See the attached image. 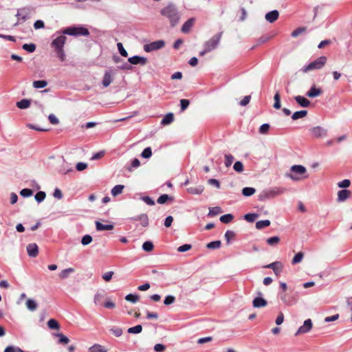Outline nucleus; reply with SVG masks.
<instances>
[{"label":"nucleus","instance_id":"nucleus-57","mask_svg":"<svg viewBox=\"0 0 352 352\" xmlns=\"http://www.w3.org/2000/svg\"><path fill=\"white\" fill-rule=\"evenodd\" d=\"M270 126L269 124H263L259 128V133L261 134H267L270 130Z\"/></svg>","mask_w":352,"mask_h":352},{"label":"nucleus","instance_id":"nucleus-64","mask_svg":"<svg viewBox=\"0 0 352 352\" xmlns=\"http://www.w3.org/2000/svg\"><path fill=\"white\" fill-rule=\"evenodd\" d=\"M235 236V234L233 231L228 230L225 234V238L227 241V243H229L230 241L234 238Z\"/></svg>","mask_w":352,"mask_h":352},{"label":"nucleus","instance_id":"nucleus-18","mask_svg":"<svg viewBox=\"0 0 352 352\" xmlns=\"http://www.w3.org/2000/svg\"><path fill=\"white\" fill-rule=\"evenodd\" d=\"M279 16V13L277 10H273L270 12H267L265 14V19L270 23H274L276 21Z\"/></svg>","mask_w":352,"mask_h":352},{"label":"nucleus","instance_id":"nucleus-41","mask_svg":"<svg viewBox=\"0 0 352 352\" xmlns=\"http://www.w3.org/2000/svg\"><path fill=\"white\" fill-rule=\"evenodd\" d=\"M142 331V327L140 324H138L135 327H130L128 329L127 332L129 333H140Z\"/></svg>","mask_w":352,"mask_h":352},{"label":"nucleus","instance_id":"nucleus-62","mask_svg":"<svg viewBox=\"0 0 352 352\" xmlns=\"http://www.w3.org/2000/svg\"><path fill=\"white\" fill-rule=\"evenodd\" d=\"M113 272L112 271H109V272H107L106 273H104L103 275H102V278L104 280H105L106 282H109L111 280L112 278V276L113 275Z\"/></svg>","mask_w":352,"mask_h":352},{"label":"nucleus","instance_id":"nucleus-14","mask_svg":"<svg viewBox=\"0 0 352 352\" xmlns=\"http://www.w3.org/2000/svg\"><path fill=\"white\" fill-rule=\"evenodd\" d=\"M322 94V90L321 88L316 87V85H313L306 93V96L309 98H316L320 96Z\"/></svg>","mask_w":352,"mask_h":352},{"label":"nucleus","instance_id":"nucleus-40","mask_svg":"<svg viewBox=\"0 0 352 352\" xmlns=\"http://www.w3.org/2000/svg\"><path fill=\"white\" fill-rule=\"evenodd\" d=\"M56 336L59 338V340H58L59 344H67L69 342V339L61 333L56 334Z\"/></svg>","mask_w":352,"mask_h":352},{"label":"nucleus","instance_id":"nucleus-53","mask_svg":"<svg viewBox=\"0 0 352 352\" xmlns=\"http://www.w3.org/2000/svg\"><path fill=\"white\" fill-rule=\"evenodd\" d=\"M45 192H43V191H39L38 192L36 195H35V199L38 201V202H41L43 201L45 198Z\"/></svg>","mask_w":352,"mask_h":352},{"label":"nucleus","instance_id":"nucleus-37","mask_svg":"<svg viewBox=\"0 0 352 352\" xmlns=\"http://www.w3.org/2000/svg\"><path fill=\"white\" fill-rule=\"evenodd\" d=\"M306 30H307V28L306 27H300V28H298L296 30H294L292 32L291 35H292V37L296 38V37L298 36L300 34L305 32Z\"/></svg>","mask_w":352,"mask_h":352},{"label":"nucleus","instance_id":"nucleus-51","mask_svg":"<svg viewBox=\"0 0 352 352\" xmlns=\"http://www.w3.org/2000/svg\"><path fill=\"white\" fill-rule=\"evenodd\" d=\"M234 160V157L230 154L225 155V165L226 167L231 166Z\"/></svg>","mask_w":352,"mask_h":352},{"label":"nucleus","instance_id":"nucleus-52","mask_svg":"<svg viewBox=\"0 0 352 352\" xmlns=\"http://www.w3.org/2000/svg\"><path fill=\"white\" fill-rule=\"evenodd\" d=\"M234 170L237 173H241L243 170V164L242 162H236L233 166Z\"/></svg>","mask_w":352,"mask_h":352},{"label":"nucleus","instance_id":"nucleus-5","mask_svg":"<svg viewBox=\"0 0 352 352\" xmlns=\"http://www.w3.org/2000/svg\"><path fill=\"white\" fill-rule=\"evenodd\" d=\"M285 191V189L284 188L274 187L271 189L262 191L258 197L261 201H265L278 196L283 194Z\"/></svg>","mask_w":352,"mask_h":352},{"label":"nucleus","instance_id":"nucleus-42","mask_svg":"<svg viewBox=\"0 0 352 352\" xmlns=\"http://www.w3.org/2000/svg\"><path fill=\"white\" fill-rule=\"evenodd\" d=\"M234 219V216L231 214H226L220 217V221L223 223H228Z\"/></svg>","mask_w":352,"mask_h":352},{"label":"nucleus","instance_id":"nucleus-7","mask_svg":"<svg viewBox=\"0 0 352 352\" xmlns=\"http://www.w3.org/2000/svg\"><path fill=\"white\" fill-rule=\"evenodd\" d=\"M165 45V43L162 40L156 41L152 42L149 44H146L144 45V50L146 52H150L151 51L157 50L162 48Z\"/></svg>","mask_w":352,"mask_h":352},{"label":"nucleus","instance_id":"nucleus-30","mask_svg":"<svg viewBox=\"0 0 352 352\" xmlns=\"http://www.w3.org/2000/svg\"><path fill=\"white\" fill-rule=\"evenodd\" d=\"M124 188V186L123 185H116L111 190V194L113 197H116L118 195H120L123 189Z\"/></svg>","mask_w":352,"mask_h":352},{"label":"nucleus","instance_id":"nucleus-20","mask_svg":"<svg viewBox=\"0 0 352 352\" xmlns=\"http://www.w3.org/2000/svg\"><path fill=\"white\" fill-rule=\"evenodd\" d=\"M204 186L202 185L190 186L187 188V191L192 195H200L203 192Z\"/></svg>","mask_w":352,"mask_h":352},{"label":"nucleus","instance_id":"nucleus-34","mask_svg":"<svg viewBox=\"0 0 352 352\" xmlns=\"http://www.w3.org/2000/svg\"><path fill=\"white\" fill-rule=\"evenodd\" d=\"M142 249L147 252H151L154 249L153 243L150 241H146L142 245Z\"/></svg>","mask_w":352,"mask_h":352},{"label":"nucleus","instance_id":"nucleus-55","mask_svg":"<svg viewBox=\"0 0 352 352\" xmlns=\"http://www.w3.org/2000/svg\"><path fill=\"white\" fill-rule=\"evenodd\" d=\"M338 186L341 188H348L351 185V181L349 179H344L338 183Z\"/></svg>","mask_w":352,"mask_h":352},{"label":"nucleus","instance_id":"nucleus-2","mask_svg":"<svg viewBox=\"0 0 352 352\" xmlns=\"http://www.w3.org/2000/svg\"><path fill=\"white\" fill-rule=\"evenodd\" d=\"M66 40L67 37L65 36L60 35L54 40H53L51 44L57 56L62 62L64 61L66 58V56L63 50V47L65 44Z\"/></svg>","mask_w":352,"mask_h":352},{"label":"nucleus","instance_id":"nucleus-33","mask_svg":"<svg viewBox=\"0 0 352 352\" xmlns=\"http://www.w3.org/2000/svg\"><path fill=\"white\" fill-rule=\"evenodd\" d=\"M274 108L276 109H279L280 108V96L278 91H276L274 96Z\"/></svg>","mask_w":352,"mask_h":352},{"label":"nucleus","instance_id":"nucleus-21","mask_svg":"<svg viewBox=\"0 0 352 352\" xmlns=\"http://www.w3.org/2000/svg\"><path fill=\"white\" fill-rule=\"evenodd\" d=\"M267 301L261 297H256L253 300L252 305L255 308L263 307L267 305Z\"/></svg>","mask_w":352,"mask_h":352},{"label":"nucleus","instance_id":"nucleus-63","mask_svg":"<svg viewBox=\"0 0 352 352\" xmlns=\"http://www.w3.org/2000/svg\"><path fill=\"white\" fill-rule=\"evenodd\" d=\"M190 102L187 99H182L180 100V104H181V110L184 111L186 110L188 107L189 106Z\"/></svg>","mask_w":352,"mask_h":352},{"label":"nucleus","instance_id":"nucleus-11","mask_svg":"<svg viewBox=\"0 0 352 352\" xmlns=\"http://www.w3.org/2000/svg\"><path fill=\"white\" fill-rule=\"evenodd\" d=\"M312 328V322L311 319H307L302 326L300 327L296 335L302 334L309 332Z\"/></svg>","mask_w":352,"mask_h":352},{"label":"nucleus","instance_id":"nucleus-1","mask_svg":"<svg viewBox=\"0 0 352 352\" xmlns=\"http://www.w3.org/2000/svg\"><path fill=\"white\" fill-rule=\"evenodd\" d=\"M160 13L162 16H165L169 20L172 27L175 26L179 21V13L175 6L173 3H170L162 8L160 11Z\"/></svg>","mask_w":352,"mask_h":352},{"label":"nucleus","instance_id":"nucleus-22","mask_svg":"<svg viewBox=\"0 0 352 352\" xmlns=\"http://www.w3.org/2000/svg\"><path fill=\"white\" fill-rule=\"evenodd\" d=\"M133 221H140L141 224L144 227H146L148 225V218L145 214H142L139 216L132 218Z\"/></svg>","mask_w":352,"mask_h":352},{"label":"nucleus","instance_id":"nucleus-3","mask_svg":"<svg viewBox=\"0 0 352 352\" xmlns=\"http://www.w3.org/2000/svg\"><path fill=\"white\" fill-rule=\"evenodd\" d=\"M327 58L326 56H322L316 58L315 60L309 63L301 69L304 73H308L313 70L322 69L326 64Z\"/></svg>","mask_w":352,"mask_h":352},{"label":"nucleus","instance_id":"nucleus-46","mask_svg":"<svg viewBox=\"0 0 352 352\" xmlns=\"http://www.w3.org/2000/svg\"><path fill=\"white\" fill-rule=\"evenodd\" d=\"M22 48L28 52H34L36 50V45L34 44V43H30V44H23V46H22Z\"/></svg>","mask_w":352,"mask_h":352},{"label":"nucleus","instance_id":"nucleus-45","mask_svg":"<svg viewBox=\"0 0 352 352\" xmlns=\"http://www.w3.org/2000/svg\"><path fill=\"white\" fill-rule=\"evenodd\" d=\"M104 295L103 292H98L94 296V302L96 305H99L102 301Z\"/></svg>","mask_w":352,"mask_h":352},{"label":"nucleus","instance_id":"nucleus-28","mask_svg":"<svg viewBox=\"0 0 352 352\" xmlns=\"http://www.w3.org/2000/svg\"><path fill=\"white\" fill-rule=\"evenodd\" d=\"M75 270L72 267H69V268H67L65 270H62L60 274H59V277L61 279H65V278H67L69 275L72 273V272H74Z\"/></svg>","mask_w":352,"mask_h":352},{"label":"nucleus","instance_id":"nucleus-39","mask_svg":"<svg viewBox=\"0 0 352 352\" xmlns=\"http://www.w3.org/2000/svg\"><path fill=\"white\" fill-rule=\"evenodd\" d=\"M125 299H126V300H127L129 302L135 303L138 301H139L140 296L136 294H129L125 296Z\"/></svg>","mask_w":352,"mask_h":352},{"label":"nucleus","instance_id":"nucleus-32","mask_svg":"<svg viewBox=\"0 0 352 352\" xmlns=\"http://www.w3.org/2000/svg\"><path fill=\"white\" fill-rule=\"evenodd\" d=\"M256 192V189L252 187H245L242 189V194L245 197H250L254 195Z\"/></svg>","mask_w":352,"mask_h":352},{"label":"nucleus","instance_id":"nucleus-6","mask_svg":"<svg viewBox=\"0 0 352 352\" xmlns=\"http://www.w3.org/2000/svg\"><path fill=\"white\" fill-rule=\"evenodd\" d=\"M63 34L72 35V36H88L89 34V30L83 27H70L63 30Z\"/></svg>","mask_w":352,"mask_h":352},{"label":"nucleus","instance_id":"nucleus-48","mask_svg":"<svg viewBox=\"0 0 352 352\" xmlns=\"http://www.w3.org/2000/svg\"><path fill=\"white\" fill-rule=\"evenodd\" d=\"M258 217L256 213H248L244 216V219L248 222H254Z\"/></svg>","mask_w":352,"mask_h":352},{"label":"nucleus","instance_id":"nucleus-10","mask_svg":"<svg viewBox=\"0 0 352 352\" xmlns=\"http://www.w3.org/2000/svg\"><path fill=\"white\" fill-rule=\"evenodd\" d=\"M311 135L316 138L324 137L327 135V130L321 126L313 127L310 129Z\"/></svg>","mask_w":352,"mask_h":352},{"label":"nucleus","instance_id":"nucleus-16","mask_svg":"<svg viewBox=\"0 0 352 352\" xmlns=\"http://www.w3.org/2000/svg\"><path fill=\"white\" fill-rule=\"evenodd\" d=\"M27 252L30 256L36 257L38 253V248L36 243H30L27 246Z\"/></svg>","mask_w":352,"mask_h":352},{"label":"nucleus","instance_id":"nucleus-35","mask_svg":"<svg viewBox=\"0 0 352 352\" xmlns=\"http://www.w3.org/2000/svg\"><path fill=\"white\" fill-rule=\"evenodd\" d=\"M27 308L30 311H34L37 308V303L32 299H28L25 302Z\"/></svg>","mask_w":352,"mask_h":352},{"label":"nucleus","instance_id":"nucleus-44","mask_svg":"<svg viewBox=\"0 0 352 352\" xmlns=\"http://www.w3.org/2000/svg\"><path fill=\"white\" fill-rule=\"evenodd\" d=\"M173 198L170 196H168L166 194L162 195L160 196L157 200V203L160 204H165L168 200H172Z\"/></svg>","mask_w":352,"mask_h":352},{"label":"nucleus","instance_id":"nucleus-17","mask_svg":"<svg viewBox=\"0 0 352 352\" xmlns=\"http://www.w3.org/2000/svg\"><path fill=\"white\" fill-rule=\"evenodd\" d=\"M294 99L296 102L302 107H308L311 104L308 99L301 96H296L294 97Z\"/></svg>","mask_w":352,"mask_h":352},{"label":"nucleus","instance_id":"nucleus-24","mask_svg":"<svg viewBox=\"0 0 352 352\" xmlns=\"http://www.w3.org/2000/svg\"><path fill=\"white\" fill-rule=\"evenodd\" d=\"M113 81L112 75L110 72H106L104 74L102 85L104 87H108Z\"/></svg>","mask_w":352,"mask_h":352},{"label":"nucleus","instance_id":"nucleus-56","mask_svg":"<svg viewBox=\"0 0 352 352\" xmlns=\"http://www.w3.org/2000/svg\"><path fill=\"white\" fill-rule=\"evenodd\" d=\"M117 46H118V51H119L120 54L122 56H124V57H127L128 56V52L124 48L122 44L121 43H118Z\"/></svg>","mask_w":352,"mask_h":352},{"label":"nucleus","instance_id":"nucleus-26","mask_svg":"<svg viewBox=\"0 0 352 352\" xmlns=\"http://www.w3.org/2000/svg\"><path fill=\"white\" fill-rule=\"evenodd\" d=\"M89 352H107V350L102 345L95 344L89 349Z\"/></svg>","mask_w":352,"mask_h":352},{"label":"nucleus","instance_id":"nucleus-19","mask_svg":"<svg viewBox=\"0 0 352 352\" xmlns=\"http://www.w3.org/2000/svg\"><path fill=\"white\" fill-rule=\"evenodd\" d=\"M291 172L296 175H302L307 172L305 166L302 165H294L291 167Z\"/></svg>","mask_w":352,"mask_h":352},{"label":"nucleus","instance_id":"nucleus-15","mask_svg":"<svg viewBox=\"0 0 352 352\" xmlns=\"http://www.w3.org/2000/svg\"><path fill=\"white\" fill-rule=\"evenodd\" d=\"M195 21V19L194 18H190L188 20H187L183 24L181 31L185 34L188 33L190 31L192 27L193 26Z\"/></svg>","mask_w":352,"mask_h":352},{"label":"nucleus","instance_id":"nucleus-60","mask_svg":"<svg viewBox=\"0 0 352 352\" xmlns=\"http://www.w3.org/2000/svg\"><path fill=\"white\" fill-rule=\"evenodd\" d=\"M20 195L24 197H28L32 195V190L29 188H24L21 190Z\"/></svg>","mask_w":352,"mask_h":352},{"label":"nucleus","instance_id":"nucleus-8","mask_svg":"<svg viewBox=\"0 0 352 352\" xmlns=\"http://www.w3.org/2000/svg\"><path fill=\"white\" fill-rule=\"evenodd\" d=\"M280 298L286 305H292L297 302V298L294 296H291L287 293H280Z\"/></svg>","mask_w":352,"mask_h":352},{"label":"nucleus","instance_id":"nucleus-54","mask_svg":"<svg viewBox=\"0 0 352 352\" xmlns=\"http://www.w3.org/2000/svg\"><path fill=\"white\" fill-rule=\"evenodd\" d=\"M152 155V151L151 147H146L142 152V157L144 158H149Z\"/></svg>","mask_w":352,"mask_h":352},{"label":"nucleus","instance_id":"nucleus-4","mask_svg":"<svg viewBox=\"0 0 352 352\" xmlns=\"http://www.w3.org/2000/svg\"><path fill=\"white\" fill-rule=\"evenodd\" d=\"M221 36H222V32L218 33V34L214 35L207 42H206L205 45H204L205 49L204 51H202L199 53V55L204 56L206 53L210 52L212 50H214L217 47L218 44L219 43Z\"/></svg>","mask_w":352,"mask_h":352},{"label":"nucleus","instance_id":"nucleus-12","mask_svg":"<svg viewBox=\"0 0 352 352\" xmlns=\"http://www.w3.org/2000/svg\"><path fill=\"white\" fill-rule=\"evenodd\" d=\"M128 61L132 65H145L148 60L147 58L142 56H134L128 59Z\"/></svg>","mask_w":352,"mask_h":352},{"label":"nucleus","instance_id":"nucleus-59","mask_svg":"<svg viewBox=\"0 0 352 352\" xmlns=\"http://www.w3.org/2000/svg\"><path fill=\"white\" fill-rule=\"evenodd\" d=\"M175 301V298L173 296H167L164 300V305H170L171 304H173L174 302Z\"/></svg>","mask_w":352,"mask_h":352},{"label":"nucleus","instance_id":"nucleus-13","mask_svg":"<svg viewBox=\"0 0 352 352\" xmlns=\"http://www.w3.org/2000/svg\"><path fill=\"white\" fill-rule=\"evenodd\" d=\"M351 195V192L349 190L343 189L338 192V202H344L348 199Z\"/></svg>","mask_w":352,"mask_h":352},{"label":"nucleus","instance_id":"nucleus-43","mask_svg":"<svg viewBox=\"0 0 352 352\" xmlns=\"http://www.w3.org/2000/svg\"><path fill=\"white\" fill-rule=\"evenodd\" d=\"M304 257V253L302 252H300L297 253L294 257L292 259V264H296L302 261V258Z\"/></svg>","mask_w":352,"mask_h":352},{"label":"nucleus","instance_id":"nucleus-9","mask_svg":"<svg viewBox=\"0 0 352 352\" xmlns=\"http://www.w3.org/2000/svg\"><path fill=\"white\" fill-rule=\"evenodd\" d=\"M264 267L272 269L276 276H279L283 267V265L280 261H275L265 265Z\"/></svg>","mask_w":352,"mask_h":352},{"label":"nucleus","instance_id":"nucleus-23","mask_svg":"<svg viewBox=\"0 0 352 352\" xmlns=\"http://www.w3.org/2000/svg\"><path fill=\"white\" fill-rule=\"evenodd\" d=\"M96 228L98 231L102 230H111L113 229L114 226L112 224L104 225L100 221H96Z\"/></svg>","mask_w":352,"mask_h":352},{"label":"nucleus","instance_id":"nucleus-27","mask_svg":"<svg viewBox=\"0 0 352 352\" xmlns=\"http://www.w3.org/2000/svg\"><path fill=\"white\" fill-rule=\"evenodd\" d=\"M270 221L267 219L258 221L256 223V228L258 230H261L266 227H268L270 225Z\"/></svg>","mask_w":352,"mask_h":352},{"label":"nucleus","instance_id":"nucleus-29","mask_svg":"<svg viewBox=\"0 0 352 352\" xmlns=\"http://www.w3.org/2000/svg\"><path fill=\"white\" fill-rule=\"evenodd\" d=\"M30 106V101L28 99H23L16 102V107L19 109H27Z\"/></svg>","mask_w":352,"mask_h":352},{"label":"nucleus","instance_id":"nucleus-36","mask_svg":"<svg viewBox=\"0 0 352 352\" xmlns=\"http://www.w3.org/2000/svg\"><path fill=\"white\" fill-rule=\"evenodd\" d=\"M222 212L221 208L219 206H215L212 208H210L208 216L214 217L219 214H220Z\"/></svg>","mask_w":352,"mask_h":352},{"label":"nucleus","instance_id":"nucleus-38","mask_svg":"<svg viewBox=\"0 0 352 352\" xmlns=\"http://www.w3.org/2000/svg\"><path fill=\"white\" fill-rule=\"evenodd\" d=\"M47 326L51 329H59L60 325L55 319H50L47 322Z\"/></svg>","mask_w":352,"mask_h":352},{"label":"nucleus","instance_id":"nucleus-58","mask_svg":"<svg viewBox=\"0 0 352 352\" xmlns=\"http://www.w3.org/2000/svg\"><path fill=\"white\" fill-rule=\"evenodd\" d=\"M91 241H92V237L89 234L85 235L82 238V240H81V243L83 245H87L89 244Z\"/></svg>","mask_w":352,"mask_h":352},{"label":"nucleus","instance_id":"nucleus-50","mask_svg":"<svg viewBox=\"0 0 352 352\" xmlns=\"http://www.w3.org/2000/svg\"><path fill=\"white\" fill-rule=\"evenodd\" d=\"M280 242V238L278 236H272L267 239V243L270 245H275Z\"/></svg>","mask_w":352,"mask_h":352},{"label":"nucleus","instance_id":"nucleus-47","mask_svg":"<svg viewBox=\"0 0 352 352\" xmlns=\"http://www.w3.org/2000/svg\"><path fill=\"white\" fill-rule=\"evenodd\" d=\"M47 85V82L45 80H35L33 82V87L37 89L45 87Z\"/></svg>","mask_w":352,"mask_h":352},{"label":"nucleus","instance_id":"nucleus-25","mask_svg":"<svg viewBox=\"0 0 352 352\" xmlns=\"http://www.w3.org/2000/svg\"><path fill=\"white\" fill-rule=\"evenodd\" d=\"M174 120V114L173 113H167L161 121V124L168 125L172 123Z\"/></svg>","mask_w":352,"mask_h":352},{"label":"nucleus","instance_id":"nucleus-31","mask_svg":"<svg viewBox=\"0 0 352 352\" xmlns=\"http://www.w3.org/2000/svg\"><path fill=\"white\" fill-rule=\"evenodd\" d=\"M307 115V111H306V110H301V111H296L295 113H294L292 116V118L294 120H298L299 118H304Z\"/></svg>","mask_w":352,"mask_h":352},{"label":"nucleus","instance_id":"nucleus-49","mask_svg":"<svg viewBox=\"0 0 352 352\" xmlns=\"http://www.w3.org/2000/svg\"><path fill=\"white\" fill-rule=\"evenodd\" d=\"M221 242L220 241H214L207 244L206 247L209 249H218L220 248Z\"/></svg>","mask_w":352,"mask_h":352},{"label":"nucleus","instance_id":"nucleus-61","mask_svg":"<svg viewBox=\"0 0 352 352\" xmlns=\"http://www.w3.org/2000/svg\"><path fill=\"white\" fill-rule=\"evenodd\" d=\"M192 248V245L190 244H184L183 245L179 246L177 248V251L179 252H184L190 250Z\"/></svg>","mask_w":352,"mask_h":352}]
</instances>
